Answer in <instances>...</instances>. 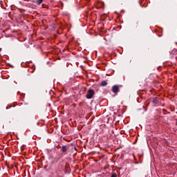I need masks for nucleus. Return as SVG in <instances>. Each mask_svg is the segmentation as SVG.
<instances>
[{"mask_svg":"<svg viewBox=\"0 0 177 177\" xmlns=\"http://www.w3.org/2000/svg\"><path fill=\"white\" fill-rule=\"evenodd\" d=\"M94 95H95V91L93 89H89L87 91L86 97V99H92V97H93Z\"/></svg>","mask_w":177,"mask_h":177,"instance_id":"1","label":"nucleus"},{"mask_svg":"<svg viewBox=\"0 0 177 177\" xmlns=\"http://www.w3.org/2000/svg\"><path fill=\"white\" fill-rule=\"evenodd\" d=\"M69 149H70V145H63L61 147V151L64 155L67 154V152L68 151Z\"/></svg>","mask_w":177,"mask_h":177,"instance_id":"2","label":"nucleus"},{"mask_svg":"<svg viewBox=\"0 0 177 177\" xmlns=\"http://www.w3.org/2000/svg\"><path fill=\"white\" fill-rule=\"evenodd\" d=\"M112 92L113 93H118V92H120V86H118V85L113 86Z\"/></svg>","mask_w":177,"mask_h":177,"instance_id":"3","label":"nucleus"},{"mask_svg":"<svg viewBox=\"0 0 177 177\" xmlns=\"http://www.w3.org/2000/svg\"><path fill=\"white\" fill-rule=\"evenodd\" d=\"M151 100L153 104H158V97H153Z\"/></svg>","mask_w":177,"mask_h":177,"instance_id":"4","label":"nucleus"},{"mask_svg":"<svg viewBox=\"0 0 177 177\" xmlns=\"http://www.w3.org/2000/svg\"><path fill=\"white\" fill-rule=\"evenodd\" d=\"M107 80H104L101 82V86H107Z\"/></svg>","mask_w":177,"mask_h":177,"instance_id":"5","label":"nucleus"},{"mask_svg":"<svg viewBox=\"0 0 177 177\" xmlns=\"http://www.w3.org/2000/svg\"><path fill=\"white\" fill-rule=\"evenodd\" d=\"M42 2H44V0H37V5H41V3H42Z\"/></svg>","mask_w":177,"mask_h":177,"instance_id":"6","label":"nucleus"},{"mask_svg":"<svg viewBox=\"0 0 177 177\" xmlns=\"http://www.w3.org/2000/svg\"><path fill=\"white\" fill-rule=\"evenodd\" d=\"M118 176H117V174H115V173H113L112 174H111V177H117Z\"/></svg>","mask_w":177,"mask_h":177,"instance_id":"7","label":"nucleus"},{"mask_svg":"<svg viewBox=\"0 0 177 177\" xmlns=\"http://www.w3.org/2000/svg\"><path fill=\"white\" fill-rule=\"evenodd\" d=\"M134 27H136V28L138 27V23H136V24H134Z\"/></svg>","mask_w":177,"mask_h":177,"instance_id":"8","label":"nucleus"},{"mask_svg":"<svg viewBox=\"0 0 177 177\" xmlns=\"http://www.w3.org/2000/svg\"><path fill=\"white\" fill-rule=\"evenodd\" d=\"M8 109H9V106H7V107H6V110H8Z\"/></svg>","mask_w":177,"mask_h":177,"instance_id":"9","label":"nucleus"},{"mask_svg":"<svg viewBox=\"0 0 177 177\" xmlns=\"http://www.w3.org/2000/svg\"><path fill=\"white\" fill-rule=\"evenodd\" d=\"M84 91H86V88H84Z\"/></svg>","mask_w":177,"mask_h":177,"instance_id":"10","label":"nucleus"}]
</instances>
